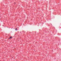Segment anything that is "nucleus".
<instances>
[{
  "label": "nucleus",
  "instance_id": "f257e3e1",
  "mask_svg": "<svg viewBox=\"0 0 61 61\" xmlns=\"http://www.w3.org/2000/svg\"><path fill=\"white\" fill-rule=\"evenodd\" d=\"M12 38V37L11 36V37H10V38H9V39H11Z\"/></svg>",
  "mask_w": 61,
  "mask_h": 61
},
{
  "label": "nucleus",
  "instance_id": "f03ea898",
  "mask_svg": "<svg viewBox=\"0 0 61 61\" xmlns=\"http://www.w3.org/2000/svg\"><path fill=\"white\" fill-rule=\"evenodd\" d=\"M15 30H17V29H15Z\"/></svg>",
  "mask_w": 61,
  "mask_h": 61
},
{
  "label": "nucleus",
  "instance_id": "7ed1b4c3",
  "mask_svg": "<svg viewBox=\"0 0 61 61\" xmlns=\"http://www.w3.org/2000/svg\"><path fill=\"white\" fill-rule=\"evenodd\" d=\"M16 29H17V28H16Z\"/></svg>",
  "mask_w": 61,
  "mask_h": 61
}]
</instances>
